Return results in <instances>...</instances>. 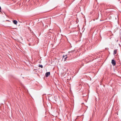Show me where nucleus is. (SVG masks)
<instances>
[{
    "mask_svg": "<svg viewBox=\"0 0 121 121\" xmlns=\"http://www.w3.org/2000/svg\"><path fill=\"white\" fill-rule=\"evenodd\" d=\"M117 52V50L116 49H115L114 50V51H113V54L114 55H115L116 54Z\"/></svg>",
    "mask_w": 121,
    "mask_h": 121,
    "instance_id": "nucleus-6",
    "label": "nucleus"
},
{
    "mask_svg": "<svg viewBox=\"0 0 121 121\" xmlns=\"http://www.w3.org/2000/svg\"><path fill=\"white\" fill-rule=\"evenodd\" d=\"M1 8L0 7V12H1Z\"/></svg>",
    "mask_w": 121,
    "mask_h": 121,
    "instance_id": "nucleus-11",
    "label": "nucleus"
},
{
    "mask_svg": "<svg viewBox=\"0 0 121 121\" xmlns=\"http://www.w3.org/2000/svg\"><path fill=\"white\" fill-rule=\"evenodd\" d=\"M87 48L85 47V45H82L81 46L80 48V50L81 51H82V52H84L85 51H86L87 49Z\"/></svg>",
    "mask_w": 121,
    "mask_h": 121,
    "instance_id": "nucleus-1",
    "label": "nucleus"
},
{
    "mask_svg": "<svg viewBox=\"0 0 121 121\" xmlns=\"http://www.w3.org/2000/svg\"><path fill=\"white\" fill-rule=\"evenodd\" d=\"M69 52V54H70V56H71V57L70 58V59H72L73 58L74 56L75 55V53L74 52Z\"/></svg>",
    "mask_w": 121,
    "mask_h": 121,
    "instance_id": "nucleus-2",
    "label": "nucleus"
},
{
    "mask_svg": "<svg viewBox=\"0 0 121 121\" xmlns=\"http://www.w3.org/2000/svg\"><path fill=\"white\" fill-rule=\"evenodd\" d=\"M39 67H40L41 68H43V66L42 65H39Z\"/></svg>",
    "mask_w": 121,
    "mask_h": 121,
    "instance_id": "nucleus-9",
    "label": "nucleus"
},
{
    "mask_svg": "<svg viewBox=\"0 0 121 121\" xmlns=\"http://www.w3.org/2000/svg\"><path fill=\"white\" fill-rule=\"evenodd\" d=\"M17 21L16 20H14L13 21V22L15 24H17Z\"/></svg>",
    "mask_w": 121,
    "mask_h": 121,
    "instance_id": "nucleus-5",
    "label": "nucleus"
},
{
    "mask_svg": "<svg viewBox=\"0 0 121 121\" xmlns=\"http://www.w3.org/2000/svg\"><path fill=\"white\" fill-rule=\"evenodd\" d=\"M65 56H65H64V55H63V58H62V59H63V58H64Z\"/></svg>",
    "mask_w": 121,
    "mask_h": 121,
    "instance_id": "nucleus-10",
    "label": "nucleus"
},
{
    "mask_svg": "<svg viewBox=\"0 0 121 121\" xmlns=\"http://www.w3.org/2000/svg\"><path fill=\"white\" fill-rule=\"evenodd\" d=\"M112 63L113 65H115L116 64L115 61L114 60L112 59Z\"/></svg>",
    "mask_w": 121,
    "mask_h": 121,
    "instance_id": "nucleus-3",
    "label": "nucleus"
},
{
    "mask_svg": "<svg viewBox=\"0 0 121 121\" xmlns=\"http://www.w3.org/2000/svg\"><path fill=\"white\" fill-rule=\"evenodd\" d=\"M67 55H65V56L66 57L64 58V61H65L67 59V58L68 57V56H67Z\"/></svg>",
    "mask_w": 121,
    "mask_h": 121,
    "instance_id": "nucleus-7",
    "label": "nucleus"
},
{
    "mask_svg": "<svg viewBox=\"0 0 121 121\" xmlns=\"http://www.w3.org/2000/svg\"><path fill=\"white\" fill-rule=\"evenodd\" d=\"M120 39H121V37L120 38Z\"/></svg>",
    "mask_w": 121,
    "mask_h": 121,
    "instance_id": "nucleus-12",
    "label": "nucleus"
},
{
    "mask_svg": "<svg viewBox=\"0 0 121 121\" xmlns=\"http://www.w3.org/2000/svg\"><path fill=\"white\" fill-rule=\"evenodd\" d=\"M75 0H73V1L72 0H69V2L70 3V4H71Z\"/></svg>",
    "mask_w": 121,
    "mask_h": 121,
    "instance_id": "nucleus-8",
    "label": "nucleus"
},
{
    "mask_svg": "<svg viewBox=\"0 0 121 121\" xmlns=\"http://www.w3.org/2000/svg\"><path fill=\"white\" fill-rule=\"evenodd\" d=\"M50 74V72H47L45 73V76L46 77H48L49 76Z\"/></svg>",
    "mask_w": 121,
    "mask_h": 121,
    "instance_id": "nucleus-4",
    "label": "nucleus"
}]
</instances>
